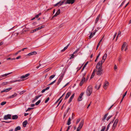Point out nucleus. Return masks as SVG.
<instances>
[{
    "instance_id": "21",
    "label": "nucleus",
    "mask_w": 131,
    "mask_h": 131,
    "mask_svg": "<svg viewBox=\"0 0 131 131\" xmlns=\"http://www.w3.org/2000/svg\"><path fill=\"white\" fill-rule=\"evenodd\" d=\"M126 45V42H124L123 45H122V48L121 49L122 50H123L124 49V48H125Z\"/></svg>"
},
{
    "instance_id": "30",
    "label": "nucleus",
    "mask_w": 131,
    "mask_h": 131,
    "mask_svg": "<svg viewBox=\"0 0 131 131\" xmlns=\"http://www.w3.org/2000/svg\"><path fill=\"white\" fill-rule=\"evenodd\" d=\"M71 118H69L68 120L67 123V125H69L71 124Z\"/></svg>"
},
{
    "instance_id": "5",
    "label": "nucleus",
    "mask_w": 131,
    "mask_h": 131,
    "mask_svg": "<svg viewBox=\"0 0 131 131\" xmlns=\"http://www.w3.org/2000/svg\"><path fill=\"white\" fill-rule=\"evenodd\" d=\"M11 115L10 114H8L5 115L4 117V119L6 120L8 119H11Z\"/></svg>"
},
{
    "instance_id": "18",
    "label": "nucleus",
    "mask_w": 131,
    "mask_h": 131,
    "mask_svg": "<svg viewBox=\"0 0 131 131\" xmlns=\"http://www.w3.org/2000/svg\"><path fill=\"white\" fill-rule=\"evenodd\" d=\"M84 121L83 120H82L80 122V124L79 127H81V128H82L83 125L84 124Z\"/></svg>"
},
{
    "instance_id": "44",
    "label": "nucleus",
    "mask_w": 131,
    "mask_h": 131,
    "mask_svg": "<svg viewBox=\"0 0 131 131\" xmlns=\"http://www.w3.org/2000/svg\"><path fill=\"white\" fill-rule=\"evenodd\" d=\"M45 27V25H42L38 27V28H39V30H40L42 28H44Z\"/></svg>"
},
{
    "instance_id": "13",
    "label": "nucleus",
    "mask_w": 131,
    "mask_h": 131,
    "mask_svg": "<svg viewBox=\"0 0 131 131\" xmlns=\"http://www.w3.org/2000/svg\"><path fill=\"white\" fill-rule=\"evenodd\" d=\"M17 95V94L16 93H15L14 94L11 96H9L8 97V99L13 98L16 97Z\"/></svg>"
},
{
    "instance_id": "17",
    "label": "nucleus",
    "mask_w": 131,
    "mask_h": 131,
    "mask_svg": "<svg viewBox=\"0 0 131 131\" xmlns=\"http://www.w3.org/2000/svg\"><path fill=\"white\" fill-rule=\"evenodd\" d=\"M102 64H101V62L100 61H99L97 64L96 68H99V67H102Z\"/></svg>"
},
{
    "instance_id": "33",
    "label": "nucleus",
    "mask_w": 131,
    "mask_h": 131,
    "mask_svg": "<svg viewBox=\"0 0 131 131\" xmlns=\"http://www.w3.org/2000/svg\"><path fill=\"white\" fill-rule=\"evenodd\" d=\"M101 85V83H100V84L98 86V88L97 87V85H96L95 87V88L96 89H97V90H99L100 89V87Z\"/></svg>"
},
{
    "instance_id": "26",
    "label": "nucleus",
    "mask_w": 131,
    "mask_h": 131,
    "mask_svg": "<svg viewBox=\"0 0 131 131\" xmlns=\"http://www.w3.org/2000/svg\"><path fill=\"white\" fill-rule=\"evenodd\" d=\"M100 14H99L98 16L97 17V18L96 19L95 21V23H97V22H98V21H99V18H100Z\"/></svg>"
},
{
    "instance_id": "43",
    "label": "nucleus",
    "mask_w": 131,
    "mask_h": 131,
    "mask_svg": "<svg viewBox=\"0 0 131 131\" xmlns=\"http://www.w3.org/2000/svg\"><path fill=\"white\" fill-rule=\"evenodd\" d=\"M80 48H79L77 49L73 53V54H75L76 53L80 50Z\"/></svg>"
},
{
    "instance_id": "48",
    "label": "nucleus",
    "mask_w": 131,
    "mask_h": 131,
    "mask_svg": "<svg viewBox=\"0 0 131 131\" xmlns=\"http://www.w3.org/2000/svg\"><path fill=\"white\" fill-rule=\"evenodd\" d=\"M49 100V97H48L47 98L46 100H45V103H46Z\"/></svg>"
},
{
    "instance_id": "28",
    "label": "nucleus",
    "mask_w": 131,
    "mask_h": 131,
    "mask_svg": "<svg viewBox=\"0 0 131 131\" xmlns=\"http://www.w3.org/2000/svg\"><path fill=\"white\" fill-rule=\"evenodd\" d=\"M55 75H53L50 76L49 78V80H51L55 76Z\"/></svg>"
},
{
    "instance_id": "51",
    "label": "nucleus",
    "mask_w": 131,
    "mask_h": 131,
    "mask_svg": "<svg viewBox=\"0 0 131 131\" xmlns=\"http://www.w3.org/2000/svg\"><path fill=\"white\" fill-rule=\"evenodd\" d=\"M74 54H73L71 55V57L70 59H71L74 58V57L75 56L74 55Z\"/></svg>"
},
{
    "instance_id": "1",
    "label": "nucleus",
    "mask_w": 131,
    "mask_h": 131,
    "mask_svg": "<svg viewBox=\"0 0 131 131\" xmlns=\"http://www.w3.org/2000/svg\"><path fill=\"white\" fill-rule=\"evenodd\" d=\"M92 91V87L91 85L88 86L86 91V94L87 96H90L91 94Z\"/></svg>"
},
{
    "instance_id": "56",
    "label": "nucleus",
    "mask_w": 131,
    "mask_h": 131,
    "mask_svg": "<svg viewBox=\"0 0 131 131\" xmlns=\"http://www.w3.org/2000/svg\"><path fill=\"white\" fill-rule=\"evenodd\" d=\"M25 92V91H22L19 93V94L20 95H21V94H23L24 93V92Z\"/></svg>"
},
{
    "instance_id": "6",
    "label": "nucleus",
    "mask_w": 131,
    "mask_h": 131,
    "mask_svg": "<svg viewBox=\"0 0 131 131\" xmlns=\"http://www.w3.org/2000/svg\"><path fill=\"white\" fill-rule=\"evenodd\" d=\"M64 1H63L62 2L61 1H60L58 3H57L55 4L54 5V6H60L61 5H62L64 2Z\"/></svg>"
},
{
    "instance_id": "52",
    "label": "nucleus",
    "mask_w": 131,
    "mask_h": 131,
    "mask_svg": "<svg viewBox=\"0 0 131 131\" xmlns=\"http://www.w3.org/2000/svg\"><path fill=\"white\" fill-rule=\"evenodd\" d=\"M127 93V91H126L125 92L124 94L123 95V99H124V97L126 95V94Z\"/></svg>"
},
{
    "instance_id": "25",
    "label": "nucleus",
    "mask_w": 131,
    "mask_h": 131,
    "mask_svg": "<svg viewBox=\"0 0 131 131\" xmlns=\"http://www.w3.org/2000/svg\"><path fill=\"white\" fill-rule=\"evenodd\" d=\"M108 115V113H107L105 115L103 118L102 119V120L103 121H104V120L106 119V117Z\"/></svg>"
},
{
    "instance_id": "4",
    "label": "nucleus",
    "mask_w": 131,
    "mask_h": 131,
    "mask_svg": "<svg viewBox=\"0 0 131 131\" xmlns=\"http://www.w3.org/2000/svg\"><path fill=\"white\" fill-rule=\"evenodd\" d=\"M118 121V119H116L115 121L114 124L113 125V127H112V131H114L115 127L116 126V125L117 124Z\"/></svg>"
},
{
    "instance_id": "19",
    "label": "nucleus",
    "mask_w": 131,
    "mask_h": 131,
    "mask_svg": "<svg viewBox=\"0 0 131 131\" xmlns=\"http://www.w3.org/2000/svg\"><path fill=\"white\" fill-rule=\"evenodd\" d=\"M37 53V52H36L35 51H34L32 52H30V53H29L28 55L29 56H30L31 55H35Z\"/></svg>"
},
{
    "instance_id": "63",
    "label": "nucleus",
    "mask_w": 131,
    "mask_h": 131,
    "mask_svg": "<svg viewBox=\"0 0 131 131\" xmlns=\"http://www.w3.org/2000/svg\"><path fill=\"white\" fill-rule=\"evenodd\" d=\"M100 54V52L99 54L97 56L96 58L98 59V58H99Z\"/></svg>"
},
{
    "instance_id": "61",
    "label": "nucleus",
    "mask_w": 131,
    "mask_h": 131,
    "mask_svg": "<svg viewBox=\"0 0 131 131\" xmlns=\"http://www.w3.org/2000/svg\"><path fill=\"white\" fill-rule=\"evenodd\" d=\"M105 60H104L102 59V61H100L101 62V64H102L104 62Z\"/></svg>"
},
{
    "instance_id": "23",
    "label": "nucleus",
    "mask_w": 131,
    "mask_h": 131,
    "mask_svg": "<svg viewBox=\"0 0 131 131\" xmlns=\"http://www.w3.org/2000/svg\"><path fill=\"white\" fill-rule=\"evenodd\" d=\"M95 32H94L93 33L92 32H91L90 35L89 36V39H90L91 38H92L93 36L95 34Z\"/></svg>"
},
{
    "instance_id": "16",
    "label": "nucleus",
    "mask_w": 131,
    "mask_h": 131,
    "mask_svg": "<svg viewBox=\"0 0 131 131\" xmlns=\"http://www.w3.org/2000/svg\"><path fill=\"white\" fill-rule=\"evenodd\" d=\"M74 93L70 97V99H69V101H68V103L69 104L72 101V99L74 96Z\"/></svg>"
},
{
    "instance_id": "47",
    "label": "nucleus",
    "mask_w": 131,
    "mask_h": 131,
    "mask_svg": "<svg viewBox=\"0 0 131 131\" xmlns=\"http://www.w3.org/2000/svg\"><path fill=\"white\" fill-rule=\"evenodd\" d=\"M56 80H55L51 82L50 84L48 85H51L53 84L56 81Z\"/></svg>"
},
{
    "instance_id": "55",
    "label": "nucleus",
    "mask_w": 131,
    "mask_h": 131,
    "mask_svg": "<svg viewBox=\"0 0 131 131\" xmlns=\"http://www.w3.org/2000/svg\"><path fill=\"white\" fill-rule=\"evenodd\" d=\"M102 41V40L101 39L100 40V41L98 43L97 46H100V43Z\"/></svg>"
},
{
    "instance_id": "38",
    "label": "nucleus",
    "mask_w": 131,
    "mask_h": 131,
    "mask_svg": "<svg viewBox=\"0 0 131 131\" xmlns=\"http://www.w3.org/2000/svg\"><path fill=\"white\" fill-rule=\"evenodd\" d=\"M106 126H103L102 127V128L101 130V131H104L106 128Z\"/></svg>"
},
{
    "instance_id": "14",
    "label": "nucleus",
    "mask_w": 131,
    "mask_h": 131,
    "mask_svg": "<svg viewBox=\"0 0 131 131\" xmlns=\"http://www.w3.org/2000/svg\"><path fill=\"white\" fill-rule=\"evenodd\" d=\"M60 13V9H59L57 11V12L52 17V18H53L54 17H56L58 16V15H59Z\"/></svg>"
},
{
    "instance_id": "9",
    "label": "nucleus",
    "mask_w": 131,
    "mask_h": 131,
    "mask_svg": "<svg viewBox=\"0 0 131 131\" xmlns=\"http://www.w3.org/2000/svg\"><path fill=\"white\" fill-rule=\"evenodd\" d=\"M85 77L82 78V79L80 83V86H81L84 83L85 81Z\"/></svg>"
},
{
    "instance_id": "29",
    "label": "nucleus",
    "mask_w": 131,
    "mask_h": 131,
    "mask_svg": "<svg viewBox=\"0 0 131 131\" xmlns=\"http://www.w3.org/2000/svg\"><path fill=\"white\" fill-rule=\"evenodd\" d=\"M107 57V54L105 53L104 54V55L103 57L102 60H105Z\"/></svg>"
},
{
    "instance_id": "22",
    "label": "nucleus",
    "mask_w": 131,
    "mask_h": 131,
    "mask_svg": "<svg viewBox=\"0 0 131 131\" xmlns=\"http://www.w3.org/2000/svg\"><path fill=\"white\" fill-rule=\"evenodd\" d=\"M28 123L27 121V120H26L23 123V126L24 127H25L26 125Z\"/></svg>"
},
{
    "instance_id": "41",
    "label": "nucleus",
    "mask_w": 131,
    "mask_h": 131,
    "mask_svg": "<svg viewBox=\"0 0 131 131\" xmlns=\"http://www.w3.org/2000/svg\"><path fill=\"white\" fill-rule=\"evenodd\" d=\"M80 48H79L77 49L73 53V54H75L76 53L80 50Z\"/></svg>"
},
{
    "instance_id": "10",
    "label": "nucleus",
    "mask_w": 131,
    "mask_h": 131,
    "mask_svg": "<svg viewBox=\"0 0 131 131\" xmlns=\"http://www.w3.org/2000/svg\"><path fill=\"white\" fill-rule=\"evenodd\" d=\"M109 83L107 81H106L104 83L103 87L105 89H107V86L108 85Z\"/></svg>"
},
{
    "instance_id": "46",
    "label": "nucleus",
    "mask_w": 131,
    "mask_h": 131,
    "mask_svg": "<svg viewBox=\"0 0 131 131\" xmlns=\"http://www.w3.org/2000/svg\"><path fill=\"white\" fill-rule=\"evenodd\" d=\"M15 58H9L7 59V60H15Z\"/></svg>"
},
{
    "instance_id": "40",
    "label": "nucleus",
    "mask_w": 131,
    "mask_h": 131,
    "mask_svg": "<svg viewBox=\"0 0 131 131\" xmlns=\"http://www.w3.org/2000/svg\"><path fill=\"white\" fill-rule=\"evenodd\" d=\"M80 48H79L77 49L73 53V54H75L76 53L80 50Z\"/></svg>"
},
{
    "instance_id": "8",
    "label": "nucleus",
    "mask_w": 131,
    "mask_h": 131,
    "mask_svg": "<svg viewBox=\"0 0 131 131\" xmlns=\"http://www.w3.org/2000/svg\"><path fill=\"white\" fill-rule=\"evenodd\" d=\"M84 94V92H82L80 94L79 97L78 98V100L79 101H81L82 100V97Z\"/></svg>"
},
{
    "instance_id": "31",
    "label": "nucleus",
    "mask_w": 131,
    "mask_h": 131,
    "mask_svg": "<svg viewBox=\"0 0 131 131\" xmlns=\"http://www.w3.org/2000/svg\"><path fill=\"white\" fill-rule=\"evenodd\" d=\"M8 84V82H3L1 84V85H6L7 84Z\"/></svg>"
},
{
    "instance_id": "39",
    "label": "nucleus",
    "mask_w": 131,
    "mask_h": 131,
    "mask_svg": "<svg viewBox=\"0 0 131 131\" xmlns=\"http://www.w3.org/2000/svg\"><path fill=\"white\" fill-rule=\"evenodd\" d=\"M15 82V81H11L10 82H8V84H11V83H14Z\"/></svg>"
},
{
    "instance_id": "34",
    "label": "nucleus",
    "mask_w": 131,
    "mask_h": 131,
    "mask_svg": "<svg viewBox=\"0 0 131 131\" xmlns=\"http://www.w3.org/2000/svg\"><path fill=\"white\" fill-rule=\"evenodd\" d=\"M42 96L41 95H38V96H36L35 97V100H37L39 97H41V96Z\"/></svg>"
},
{
    "instance_id": "54",
    "label": "nucleus",
    "mask_w": 131,
    "mask_h": 131,
    "mask_svg": "<svg viewBox=\"0 0 131 131\" xmlns=\"http://www.w3.org/2000/svg\"><path fill=\"white\" fill-rule=\"evenodd\" d=\"M82 128H81V127H79L77 128V131H80L81 129Z\"/></svg>"
},
{
    "instance_id": "53",
    "label": "nucleus",
    "mask_w": 131,
    "mask_h": 131,
    "mask_svg": "<svg viewBox=\"0 0 131 131\" xmlns=\"http://www.w3.org/2000/svg\"><path fill=\"white\" fill-rule=\"evenodd\" d=\"M110 126V124H109L107 125V128H106V131H107V130H108V129H109V127Z\"/></svg>"
},
{
    "instance_id": "37",
    "label": "nucleus",
    "mask_w": 131,
    "mask_h": 131,
    "mask_svg": "<svg viewBox=\"0 0 131 131\" xmlns=\"http://www.w3.org/2000/svg\"><path fill=\"white\" fill-rule=\"evenodd\" d=\"M6 101H4L3 102H2L1 103V105H5V104H6Z\"/></svg>"
},
{
    "instance_id": "45",
    "label": "nucleus",
    "mask_w": 131,
    "mask_h": 131,
    "mask_svg": "<svg viewBox=\"0 0 131 131\" xmlns=\"http://www.w3.org/2000/svg\"><path fill=\"white\" fill-rule=\"evenodd\" d=\"M39 30V28L38 27L36 29H34L32 31H33V32H35L36 31H38V30Z\"/></svg>"
},
{
    "instance_id": "3",
    "label": "nucleus",
    "mask_w": 131,
    "mask_h": 131,
    "mask_svg": "<svg viewBox=\"0 0 131 131\" xmlns=\"http://www.w3.org/2000/svg\"><path fill=\"white\" fill-rule=\"evenodd\" d=\"M64 75V72L60 74L58 82L57 83V85H58L61 82Z\"/></svg>"
},
{
    "instance_id": "50",
    "label": "nucleus",
    "mask_w": 131,
    "mask_h": 131,
    "mask_svg": "<svg viewBox=\"0 0 131 131\" xmlns=\"http://www.w3.org/2000/svg\"><path fill=\"white\" fill-rule=\"evenodd\" d=\"M80 118H79L77 120V122H76V124H78L80 121Z\"/></svg>"
},
{
    "instance_id": "20",
    "label": "nucleus",
    "mask_w": 131,
    "mask_h": 131,
    "mask_svg": "<svg viewBox=\"0 0 131 131\" xmlns=\"http://www.w3.org/2000/svg\"><path fill=\"white\" fill-rule=\"evenodd\" d=\"M71 94V92H68L67 93V94L64 98V100H66L67 99L70 95Z\"/></svg>"
},
{
    "instance_id": "59",
    "label": "nucleus",
    "mask_w": 131,
    "mask_h": 131,
    "mask_svg": "<svg viewBox=\"0 0 131 131\" xmlns=\"http://www.w3.org/2000/svg\"><path fill=\"white\" fill-rule=\"evenodd\" d=\"M125 1H123L122 2V3H121V5H120V7H121V6H122L123 5V4H124V3H125Z\"/></svg>"
},
{
    "instance_id": "32",
    "label": "nucleus",
    "mask_w": 131,
    "mask_h": 131,
    "mask_svg": "<svg viewBox=\"0 0 131 131\" xmlns=\"http://www.w3.org/2000/svg\"><path fill=\"white\" fill-rule=\"evenodd\" d=\"M121 32L120 31H119L118 33V35L116 37V41H117V39L118 38V36L119 35H120L121 34Z\"/></svg>"
},
{
    "instance_id": "64",
    "label": "nucleus",
    "mask_w": 131,
    "mask_h": 131,
    "mask_svg": "<svg viewBox=\"0 0 131 131\" xmlns=\"http://www.w3.org/2000/svg\"><path fill=\"white\" fill-rule=\"evenodd\" d=\"M71 126H68V128L66 131H68V130L70 129V128Z\"/></svg>"
},
{
    "instance_id": "12",
    "label": "nucleus",
    "mask_w": 131,
    "mask_h": 131,
    "mask_svg": "<svg viewBox=\"0 0 131 131\" xmlns=\"http://www.w3.org/2000/svg\"><path fill=\"white\" fill-rule=\"evenodd\" d=\"M96 71H97V69H95L94 70L92 73V75H91V77L90 78V79H92L94 77V76L95 75V72H96Z\"/></svg>"
},
{
    "instance_id": "2",
    "label": "nucleus",
    "mask_w": 131,
    "mask_h": 131,
    "mask_svg": "<svg viewBox=\"0 0 131 131\" xmlns=\"http://www.w3.org/2000/svg\"><path fill=\"white\" fill-rule=\"evenodd\" d=\"M97 69L96 74L98 76H100L102 74L104 73V72L102 69V67H99L98 68H96Z\"/></svg>"
},
{
    "instance_id": "58",
    "label": "nucleus",
    "mask_w": 131,
    "mask_h": 131,
    "mask_svg": "<svg viewBox=\"0 0 131 131\" xmlns=\"http://www.w3.org/2000/svg\"><path fill=\"white\" fill-rule=\"evenodd\" d=\"M30 74L29 73H28V74H25V77L26 78L28 77V76Z\"/></svg>"
},
{
    "instance_id": "24",
    "label": "nucleus",
    "mask_w": 131,
    "mask_h": 131,
    "mask_svg": "<svg viewBox=\"0 0 131 131\" xmlns=\"http://www.w3.org/2000/svg\"><path fill=\"white\" fill-rule=\"evenodd\" d=\"M13 119H16L18 118V116L17 115H15L12 117Z\"/></svg>"
},
{
    "instance_id": "62",
    "label": "nucleus",
    "mask_w": 131,
    "mask_h": 131,
    "mask_svg": "<svg viewBox=\"0 0 131 131\" xmlns=\"http://www.w3.org/2000/svg\"><path fill=\"white\" fill-rule=\"evenodd\" d=\"M72 119H74V116H75V115L73 113H72Z\"/></svg>"
},
{
    "instance_id": "60",
    "label": "nucleus",
    "mask_w": 131,
    "mask_h": 131,
    "mask_svg": "<svg viewBox=\"0 0 131 131\" xmlns=\"http://www.w3.org/2000/svg\"><path fill=\"white\" fill-rule=\"evenodd\" d=\"M82 65L80 67V68H78L77 69H78L77 70V71L78 72V71L80 70V69L82 67Z\"/></svg>"
},
{
    "instance_id": "42",
    "label": "nucleus",
    "mask_w": 131,
    "mask_h": 131,
    "mask_svg": "<svg viewBox=\"0 0 131 131\" xmlns=\"http://www.w3.org/2000/svg\"><path fill=\"white\" fill-rule=\"evenodd\" d=\"M80 48H79L77 49L73 53V54H75L76 53L80 50Z\"/></svg>"
},
{
    "instance_id": "11",
    "label": "nucleus",
    "mask_w": 131,
    "mask_h": 131,
    "mask_svg": "<svg viewBox=\"0 0 131 131\" xmlns=\"http://www.w3.org/2000/svg\"><path fill=\"white\" fill-rule=\"evenodd\" d=\"M12 73V72H11L10 73H6L5 74L2 75H1V79L2 78L4 77H6L8 75L11 74Z\"/></svg>"
},
{
    "instance_id": "27",
    "label": "nucleus",
    "mask_w": 131,
    "mask_h": 131,
    "mask_svg": "<svg viewBox=\"0 0 131 131\" xmlns=\"http://www.w3.org/2000/svg\"><path fill=\"white\" fill-rule=\"evenodd\" d=\"M21 129V127L20 126H18L16 127L15 129V131H17L20 130Z\"/></svg>"
},
{
    "instance_id": "57",
    "label": "nucleus",
    "mask_w": 131,
    "mask_h": 131,
    "mask_svg": "<svg viewBox=\"0 0 131 131\" xmlns=\"http://www.w3.org/2000/svg\"><path fill=\"white\" fill-rule=\"evenodd\" d=\"M34 108H28V109L26 110V112L27 111H29L32 109H33Z\"/></svg>"
},
{
    "instance_id": "49",
    "label": "nucleus",
    "mask_w": 131,
    "mask_h": 131,
    "mask_svg": "<svg viewBox=\"0 0 131 131\" xmlns=\"http://www.w3.org/2000/svg\"><path fill=\"white\" fill-rule=\"evenodd\" d=\"M112 116H109L106 119V120L107 121H108L109 119Z\"/></svg>"
},
{
    "instance_id": "36",
    "label": "nucleus",
    "mask_w": 131,
    "mask_h": 131,
    "mask_svg": "<svg viewBox=\"0 0 131 131\" xmlns=\"http://www.w3.org/2000/svg\"><path fill=\"white\" fill-rule=\"evenodd\" d=\"M41 102V101L40 100H38L37 102H36V103H35V105H38Z\"/></svg>"
},
{
    "instance_id": "15",
    "label": "nucleus",
    "mask_w": 131,
    "mask_h": 131,
    "mask_svg": "<svg viewBox=\"0 0 131 131\" xmlns=\"http://www.w3.org/2000/svg\"><path fill=\"white\" fill-rule=\"evenodd\" d=\"M12 88H10L8 89H6L5 90L2 91L1 92V93H3L4 92H8L10 90H11L12 89Z\"/></svg>"
},
{
    "instance_id": "35",
    "label": "nucleus",
    "mask_w": 131,
    "mask_h": 131,
    "mask_svg": "<svg viewBox=\"0 0 131 131\" xmlns=\"http://www.w3.org/2000/svg\"><path fill=\"white\" fill-rule=\"evenodd\" d=\"M51 68H48L47 69H46L44 71V72H48V71H49L50 69H51Z\"/></svg>"
},
{
    "instance_id": "7",
    "label": "nucleus",
    "mask_w": 131,
    "mask_h": 131,
    "mask_svg": "<svg viewBox=\"0 0 131 131\" xmlns=\"http://www.w3.org/2000/svg\"><path fill=\"white\" fill-rule=\"evenodd\" d=\"M75 2V0H67L65 3V4H73Z\"/></svg>"
}]
</instances>
